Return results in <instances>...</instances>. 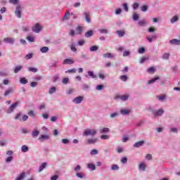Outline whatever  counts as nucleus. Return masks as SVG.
Masks as SVG:
<instances>
[{
	"mask_svg": "<svg viewBox=\"0 0 180 180\" xmlns=\"http://www.w3.org/2000/svg\"><path fill=\"white\" fill-rule=\"evenodd\" d=\"M129 99V96L127 95H122V96H120V100L121 101H127Z\"/></svg>",
	"mask_w": 180,
	"mask_h": 180,
	"instance_id": "37998d69",
	"label": "nucleus"
},
{
	"mask_svg": "<svg viewBox=\"0 0 180 180\" xmlns=\"http://www.w3.org/2000/svg\"><path fill=\"white\" fill-rule=\"evenodd\" d=\"M163 60H169V53H165L162 56Z\"/></svg>",
	"mask_w": 180,
	"mask_h": 180,
	"instance_id": "052dcab7",
	"label": "nucleus"
},
{
	"mask_svg": "<svg viewBox=\"0 0 180 180\" xmlns=\"http://www.w3.org/2000/svg\"><path fill=\"white\" fill-rule=\"evenodd\" d=\"M127 157H124L121 159L122 164H127Z\"/></svg>",
	"mask_w": 180,
	"mask_h": 180,
	"instance_id": "bf43d9fd",
	"label": "nucleus"
},
{
	"mask_svg": "<svg viewBox=\"0 0 180 180\" xmlns=\"http://www.w3.org/2000/svg\"><path fill=\"white\" fill-rule=\"evenodd\" d=\"M20 84H27V80L26 79V78L25 77H22L20 79Z\"/></svg>",
	"mask_w": 180,
	"mask_h": 180,
	"instance_id": "603ef678",
	"label": "nucleus"
},
{
	"mask_svg": "<svg viewBox=\"0 0 180 180\" xmlns=\"http://www.w3.org/2000/svg\"><path fill=\"white\" fill-rule=\"evenodd\" d=\"M99 50V46H93L90 47V51H98Z\"/></svg>",
	"mask_w": 180,
	"mask_h": 180,
	"instance_id": "e433bc0d",
	"label": "nucleus"
},
{
	"mask_svg": "<svg viewBox=\"0 0 180 180\" xmlns=\"http://www.w3.org/2000/svg\"><path fill=\"white\" fill-rule=\"evenodd\" d=\"M103 88H105V86L103 84H100V85L96 86V89L97 91H102V90H103Z\"/></svg>",
	"mask_w": 180,
	"mask_h": 180,
	"instance_id": "3c124183",
	"label": "nucleus"
},
{
	"mask_svg": "<svg viewBox=\"0 0 180 180\" xmlns=\"http://www.w3.org/2000/svg\"><path fill=\"white\" fill-rule=\"evenodd\" d=\"M22 32L26 33V32H29V27L22 26Z\"/></svg>",
	"mask_w": 180,
	"mask_h": 180,
	"instance_id": "0e129e2a",
	"label": "nucleus"
},
{
	"mask_svg": "<svg viewBox=\"0 0 180 180\" xmlns=\"http://www.w3.org/2000/svg\"><path fill=\"white\" fill-rule=\"evenodd\" d=\"M25 178H26V173L23 172L15 180H23Z\"/></svg>",
	"mask_w": 180,
	"mask_h": 180,
	"instance_id": "2eb2a0df",
	"label": "nucleus"
},
{
	"mask_svg": "<svg viewBox=\"0 0 180 180\" xmlns=\"http://www.w3.org/2000/svg\"><path fill=\"white\" fill-rule=\"evenodd\" d=\"M116 33L117 34H118L120 37H123L124 34H126V32H124V30H117Z\"/></svg>",
	"mask_w": 180,
	"mask_h": 180,
	"instance_id": "4be33fe9",
	"label": "nucleus"
},
{
	"mask_svg": "<svg viewBox=\"0 0 180 180\" xmlns=\"http://www.w3.org/2000/svg\"><path fill=\"white\" fill-rule=\"evenodd\" d=\"M83 15L86 22H87V23H91V13L89 11L84 12Z\"/></svg>",
	"mask_w": 180,
	"mask_h": 180,
	"instance_id": "0eeeda50",
	"label": "nucleus"
},
{
	"mask_svg": "<svg viewBox=\"0 0 180 180\" xmlns=\"http://www.w3.org/2000/svg\"><path fill=\"white\" fill-rule=\"evenodd\" d=\"M178 20H179V15H176L173 16L170 19V22L173 24V23H175L176 22H178Z\"/></svg>",
	"mask_w": 180,
	"mask_h": 180,
	"instance_id": "dca6fc26",
	"label": "nucleus"
},
{
	"mask_svg": "<svg viewBox=\"0 0 180 180\" xmlns=\"http://www.w3.org/2000/svg\"><path fill=\"white\" fill-rule=\"evenodd\" d=\"M88 75H89V77H91L93 79H96L98 77V76H96V75H94V72H92V71H89L88 72Z\"/></svg>",
	"mask_w": 180,
	"mask_h": 180,
	"instance_id": "473e14b6",
	"label": "nucleus"
},
{
	"mask_svg": "<svg viewBox=\"0 0 180 180\" xmlns=\"http://www.w3.org/2000/svg\"><path fill=\"white\" fill-rule=\"evenodd\" d=\"M164 110L162 109H160L158 110H153L152 114L155 117H158L159 116H162L164 115Z\"/></svg>",
	"mask_w": 180,
	"mask_h": 180,
	"instance_id": "39448f33",
	"label": "nucleus"
},
{
	"mask_svg": "<svg viewBox=\"0 0 180 180\" xmlns=\"http://www.w3.org/2000/svg\"><path fill=\"white\" fill-rule=\"evenodd\" d=\"M119 116L118 112H113L110 115V119H115V117H117Z\"/></svg>",
	"mask_w": 180,
	"mask_h": 180,
	"instance_id": "2f4dec72",
	"label": "nucleus"
},
{
	"mask_svg": "<svg viewBox=\"0 0 180 180\" xmlns=\"http://www.w3.org/2000/svg\"><path fill=\"white\" fill-rule=\"evenodd\" d=\"M49 50V49L48 46H44V47L40 49L41 53H48Z\"/></svg>",
	"mask_w": 180,
	"mask_h": 180,
	"instance_id": "7c9ffc66",
	"label": "nucleus"
},
{
	"mask_svg": "<svg viewBox=\"0 0 180 180\" xmlns=\"http://www.w3.org/2000/svg\"><path fill=\"white\" fill-rule=\"evenodd\" d=\"M157 98L158 101H160L161 102H164V101H165V98H167V96L165 95L157 96Z\"/></svg>",
	"mask_w": 180,
	"mask_h": 180,
	"instance_id": "bb28decb",
	"label": "nucleus"
},
{
	"mask_svg": "<svg viewBox=\"0 0 180 180\" xmlns=\"http://www.w3.org/2000/svg\"><path fill=\"white\" fill-rule=\"evenodd\" d=\"M76 34H82L83 27L82 26H77L76 27Z\"/></svg>",
	"mask_w": 180,
	"mask_h": 180,
	"instance_id": "a211bd4d",
	"label": "nucleus"
},
{
	"mask_svg": "<svg viewBox=\"0 0 180 180\" xmlns=\"http://www.w3.org/2000/svg\"><path fill=\"white\" fill-rule=\"evenodd\" d=\"M9 4H12L13 5H18L19 0H9Z\"/></svg>",
	"mask_w": 180,
	"mask_h": 180,
	"instance_id": "8fccbe9b",
	"label": "nucleus"
},
{
	"mask_svg": "<svg viewBox=\"0 0 180 180\" xmlns=\"http://www.w3.org/2000/svg\"><path fill=\"white\" fill-rule=\"evenodd\" d=\"M98 150L93 149L91 150L90 154H91V155H96V154H98Z\"/></svg>",
	"mask_w": 180,
	"mask_h": 180,
	"instance_id": "6e6d98bb",
	"label": "nucleus"
},
{
	"mask_svg": "<svg viewBox=\"0 0 180 180\" xmlns=\"http://www.w3.org/2000/svg\"><path fill=\"white\" fill-rule=\"evenodd\" d=\"M18 105L19 102L17 101L15 103H13L7 110L8 115L12 113V112H13V110H15V109H16V107H18Z\"/></svg>",
	"mask_w": 180,
	"mask_h": 180,
	"instance_id": "20e7f679",
	"label": "nucleus"
},
{
	"mask_svg": "<svg viewBox=\"0 0 180 180\" xmlns=\"http://www.w3.org/2000/svg\"><path fill=\"white\" fill-rule=\"evenodd\" d=\"M160 79V77H156L155 78L151 79L148 82V84H154V82H157Z\"/></svg>",
	"mask_w": 180,
	"mask_h": 180,
	"instance_id": "393cba45",
	"label": "nucleus"
},
{
	"mask_svg": "<svg viewBox=\"0 0 180 180\" xmlns=\"http://www.w3.org/2000/svg\"><path fill=\"white\" fill-rule=\"evenodd\" d=\"M138 24L139 25V26H146V25H147V22L144 20H140L139 21Z\"/></svg>",
	"mask_w": 180,
	"mask_h": 180,
	"instance_id": "13d9d810",
	"label": "nucleus"
},
{
	"mask_svg": "<svg viewBox=\"0 0 180 180\" xmlns=\"http://www.w3.org/2000/svg\"><path fill=\"white\" fill-rule=\"evenodd\" d=\"M87 168L89 169H91V171H95V169H96V166H95V165H94L92 163H89L87 165Z\"/></svg>",
	"mask_w": 180,
	"mask_h": 180,
	"instance_id": "6ab92c4d",
	"label": "nucleus"
},
{
	"mask_svg": "<svg viewBox=\"0 0 180 180\" xmlns=\"http://www.w3.org/2000/svg\"><path fill=\"white\" fill-rule=\"evenodd\" d=\"M75 34H77V33H75V31H74V30H70L69 36H71L72 37L75 36Z\"/></svg>",
	"mask_w": 180,
	"mask_h": 180,
	"instance_id": "680f3d73",
	"label": "nucleus"
},
{
	"mask_svg": "<svg viewBox=\"0 0 180 180\" xmlns=\"http://www.w3.org/2000/svg\"><path fill=\"white\" fill-rule=\"evenodd\" d=\"M96 129H87V130H84L82 136H84V137H88V136H96Z\"/></svg>",
	"mask_w": 180,
	"mask_h": 180,
	"instance_id": "f03ea898",
	"label": "nucleus"
},
{
	"mask_svg": "<svg viewBox=\"0 0 180 180\" xmlns=\"http://www.w3.org/2000/svg\"><path fill=\"white\" fill-rule=\"evenodd\" d=\"M147 60H148V56L142 57V58H141V60H139V63H140V64H143V63L147 61Z\"/></svg>",
	"mask_w": 180,
	"mask_h": 180,
	"instance_id": "58836bf2",
	"label": "nucleus"
},
{
	"mask_svg": "<svg viewBox=\"0 0 180 180\" xmlns=\"http://www.w3.org/2000/svg\"><path fill=\"white\" fill-rule=\"evenodd\" d=\"M111 169L112 171H117L119 169V165H112L111 167Z\"/></svg>",
	"mask_w": 180,
	"mask_h": 180,
	"instance_id": "de8ad7c7",
	"label": "nucleus"
},
{
	"mask_svg": "<svg viewBox=\"0 0 180 180\" xmlns=\"http://www.w3.org/2000/svg\"><path fill=\"white\" fill-rule=\"evenodd\" d=\"M122 13V8H117L115 10V15H120Z\"/></svg>",
	"mask_w": 180,
	"mask_h": 180,
	"instance_id": "774afa93",
	"label": "nucleus"
},
{
	"mask_svg": "<svg viewBox=\"0 0 180 180\" xmlns=\"http://www.w3.org/2000/svg\"><path fill=\"white\" fill-rule=\"evenodd\" d=\"M98 143V138H91L86 140V144H96Z\"/></svg>",
	"mask_w": 180,
	"mask_h": 180,
	"instance_id": "1a4fd4ad",
	"label": "nucleus"
},
{
	"mask_svg": "<svg viewBox=\"0 0 180 180\" xmlns=\"http://www.w3.org/2000/svg\"><path fill=\"white\" fill-rule=\"evenodd\" d=\"M130 112H131L130 110H127V109H121L120 110V113L123 116H127V115H130Z\"/></svg>",
	"mask_w": 180,
	"mask_h": 180,
	"instance_id": "ddd939ff",
	"label": "nucleus"
},
{
	"mask_svg": "<svg viewBox=\"0 0 180 180\" xmlns=\"http://www.w3.org/2000/svg\"><path fill=\"white\" fill-rule=\"evenodd\" d=\"M101 140H109V136L108 135H101Z\"/></svg>",
	"mask_w": 180,
	"mask_h": 180,
	"instance_id": "e2e57ef3",
	"label": "nucleus"
},
{
	"mask_svg": "<svg viewBox=\"0 0 180 180\" xmlns=\"http://www.w3.org/2000/svg\"><path fill=\"white\" fill-rule=\"evenodd\" d=\"M146 168H147V165H146V163L144 162H141L139 165V171H143V172H145Z\"/></svg>",
	"mask_w": 180,
	"mask_h": 180,
	"instance_id": "f8f14e48",
	"label": "nucleus"
},
{
	"mask_svg": "<svg viewBox=\"0 0 180 180\" xmlns=\"http://www.w3.org/2000/svg\"><path fill=\"white\" fill-rule=\"evenodd\" d=\"M169 43L172 45V46H180V41L179 39H171Z\"/></svg>",
	"mask_w": 180,
	"mask_h": 180,
	"instance_id": "6e6552de",
	"label": "nucleus"
},
{
	"mask_svg": "<svg viewBox=\"0 0 180 180\" xmlns=\"http://www.w3.org/2000/svg\"><path fill=\"white\" fill-rule=\"evenodd\" d=\"M28 71H30V72H37L39 70L35 68H28Z\"/></svg>",
	"mask_w": 180,
	"mask_h": 180,
	"instance_id": "ea45409f",
	"label": "nucleus"
},
{
	"mask_svg": "<svg viewBox=\"0 0 180 180\" xmlns=\"http://www.w3.org/2000/svg\"><path fill=\"white\" fill-rule=\"evenodd\" d=\"M147 11H148V6H147V5L142 6L141 11L142 12H147Z\"/></svg>",
	"mask_w": 180,
	"mask_h": 180,
	"instance_id": "c03bdc74",
	"label": "nucleus"
},
{
	"mask_svg": "<svg viewBox=\"0 0 180 180\" xmlns=\"http://www.w3.org/2000/svg\"><path fill=\"white\" fill-rule=\"evenodd\" d=\"M27 39L28 40V41H30V43H33V41H34V38L33 37H27Z\"/></svg>",
	"mask_w": 180,
	"mask_h": 180,
	"instance_id": "338daca9",
	"label": "nucleus"
},
{
	"mask_svg": "<svg viewBox=\"0 0 180 180\" xmlns=\"http://www.w3.org/2000/svg\"><path fill=\"white\" fill-rule=\"evenodd\" d=\"M84 101V96H79L76 98H75L72 101L73 103H76V105H79Z\"/></svg>",
	"mask_w": 180,
	"mask_h": 180,
	"instance_id": "423d86ee",
	"label": "nucleus"
},
{
	"mask_svg": "<svg viewBox=\"0 0 180 180\" xmlns=\"http://www.w3.org/2000/svg\"><path fill=\"white\" fill-rule=\"evenodd\" d=\"M27 115L30 117H36V114H34V111H33V110H30V112H28Z\"/></svg>",
	"mask_w": 180,
	"mask_h": 180,
	"instance_id": "4c0bfd02",
	"label": "nucleus"
},
{
	"mask_svg": "<svg viewBox=\"0 0 180 180\" xmlns=\"http://www.w3.org/2000/svg\"><path fill=\"white\" fill-rule=\"evenodd\" d=\"M144 143H145L144 141H140L136 142L134 144V148H139V147H143V146H144Z\"/></svg>",
	"mask_w": 180,
	"mask_h": 180,
	"instance_id": "9b49d317",
	"label": "nucleus"
},
{
	"mask_svg": "<svg viewBox=\"0 0 180 180\" xmlns=\"http://www.w3.org/2000/svg\"><path fill=\"white\" fill-rule=\"evenodd\" d=\"M85 37H92L94 36V30H90L84 34Z\"/></svg>",
	"mask_w": 180,
	"mask_h": 180,
	"instance_id": "f3484780",
	"label": "nucleus"
},
{
	"mask_svg": "<svg viewBox=\"0 0 180 180\" xmlns=\"http://www.w3.org/2000/svg\"><path fill=\"white\" fill-rule=\"evenodd\" d=\"M99 33H101V34H108V32L106 29H98Z\"/></svg>",
	"mask_w": 180,
	"mask_h": 180,
	"instance_id": "f704fd0d",
	"label": "nucleus"
},
{
	"mask_svg": "<svg viewBox=\"0 0 180 180\" xmlns=\"http://www.w3.org/2000/svg\"><path fill=\"white\" fill-rule=\"evenodd\" d=\"M138 53L139 54H143V53H146V49L144 47L139 48Z\"/></svg>",
	"mask_w": 180,
	"mask_h": 180,
	"instance_id": "a18cd8bd",
	"label": "nucleus"
},
{
	"mask_svg": "<svg viewBox=\"0 0 180 180\" xmlns=\"http://www.w3.org/2000/svg\"><path fill=\"white\" fill-rule=\"evenodd\" d=\"M63 64H69L71 65V64H74V60L72 59H65L63 60Z\"/></svg>",
	"mask_w": 180,
	"mask_h": 180,
	"instance_id": "5701e85b",
	"label": "nucleus"
},
{
	"mask_svg": "<svg viewBox=\"0 0 180 180\" xmlns=\"http://www.w3.org/2000/svg\"><path fill=\"white\" fill-rule=\"evenodd\" d=\"M22 11H23V7L21 4H18L15 7V15L18 19L22 18Z\"/></svg>",
	"mask_w": 180,
	"mask_h": 180,
	"instance_id": "f257e3e1",
	"label": "nucleus"
},
{
	"mask_svg": "<svg viewBox=\"0 0 180 180\" xmlns=\"http://www.w3.org/2000/svg\"><path fill=\"white\" fill-rule=\"evenodd\" d=\"M14 89L13 87H9L7 90H6L4 93V96H8V95H11V94H13Z\"/></svg>",
	"mask_w": 180,
	"mask_h": 180,
	"instance_id": "4468645a",
	"label": "nucleus"
},
{
	"mask_svg": "<svg viewBox=\"0 0 180 180\" xmlns=\"http://www.w3.org/2000/svg\"><path fill=\"white\" fill-rule=\"evenodd\" d=\"M56 91H57V89L56 87H52L49 89V94L50 95H53V94L56 93Z\"/></svg>",
	"mask_w": 180,
	"mask_h": 180,
	"instance_id": "72a5a7b5",
	"label": "nucleus"
},
{
	"mask_svg": "<svg viewBox=\"0 0 180 180\" xmlns=\"http://www.w3.org/2000/svg\"><path fill=\"white\" fill-rule=\"evenodd\" d=\"M22 68H23V67L22 65L16 66L14 68V73L18 74V72H19V71H20V70H22Z\"/></svg>",
	"mask_w": 180,
	"mask_h": 180,
	"instance_id": "a878e982",
	"label": "nucleus"
},
{
	"mask_svg": "<svg viewBox=\"0 0 180 180\" xmlns=\"http://www.w3.org/2000/svg\"><path fill=\"white\" fill-rule=\"evenodd\" d=\"M110 131V129L109 128H103L102 129H100L101 134H103V133H109Z\"/></svg>",
	"mask_w": 180,
	"mask_h": 180,
	"instance_id": "c85d7f7f",
	"label": "nucleus"
},
{
	"mask_svg": "<svg viewBox=\"0 0 180 180\" xmlns=\"http://www.w3.org/2000/svg\"><path fill=\"white\" fill-rule=\"evenodd\" d=\"M47 167V162H43L41 166H39V172H41L44 168Z\"/></svg>",
	"mask_w": 180,
	"mask_h": 180,
	"instance_id": "b1692460",
	"label": "nucleus"
},
{
	"mask_svg": "<svg viewBox=\"0 0 180 180\" xmlns=\"http://www.w3.org/2000/svg\"><path fill=\"white\" fill-rule=\"evenodd\" d=\"M132 18H133V20H135V21L139 20V14H137L136 13H134L133 14Z\"/></svg>",
	"mask_w": 180,
	"mask_h": 180,
	"instance_id": "4d7b16f0",
	"label": "nucleus"
},
{
	"mask_svg": "<svg viewBox=\"0 0 180 180\" xmlns=\"http://www.w3.org/2000/svg\"><path fill=\"white\" fill-rule=\"evenodd\" d=\"M122 6H123L124 11H125L126 12H129V5L127 4V3H124L122 4Z\"/></svg>",
	"mask_w": 180,
	"mask_h": 180,
	"instance_id": "c9c22d12",
	"label": "nucleus"
},
{
	"mask_svg": "<svg viewBox=\"0 0 180 180\" xmlns=\"http://www.w3.org/2000/svg\"><path fill=\"white\" fill-rule=\"evenodd\" d=\"M70 50L74 53L77 52V48H75V44H72L70 46Z\"/></svg>",
	"mask_w": 180,
	"mask_h": 180,
	"instance_id": "864d4df0",
	"label": "nucleus"
},
{
	"mask_svg": "<svg viewBox=\"0 0 180 180\" xmlns=\"http://www.w3.org/2000/svg\"><path fill=\"white\" fill-rule=\"evenodd\" d=\"M68 16H70V12H66L65 14L64 15L63 20H68L69 18Z\"/></svg>",
	"mask_w": 180,
	"mask_h": 180,
	"instance_id": "79ce46f5",
	"label": "nucleus"
},
{
	"mask_svg": "<svg viewBox=\"0 0 180 180\" xmlns=\"http://www.w3.org/2000/svg\"><path fill=\"white\" fill-rule=\"evenodd\" d=\"M82 89H84V91H86V89H89V85L86 84H83L82 85Z\"/></svg>",
	"mask_w": 180,
	"mask_h": 180,
	"instance_id": "5fc2aeb1",
	"label": "nucleus"
},
{
	"mask_svg": "<svg viewBox=\"0 0 180 180\" xmlns=\"http://www.w3.org/2000/svg\"><path fill=\"white\" fill-rule=\"evenodd\" d=\"M76 176H77V178H80L81 179H83L84 178V174L82 173H76Z\"/></svg>",
	"mask_w": 180,
	"mask_h": 180,
	"instance_id": "69168bd1",
	"label": "nucleus"
},
{
	"mask_svg": "<svg viewBox=\"0 0 180 180\" xmlns=\"http://www.w3.org/2000/svg\"><path fill=\"white\" fill-rule=\"evenodd\" d=\"M50 139L49 135H41V136L39 138V141H43V140H49Z\"/></svg>",
	"mask_w": 180,
	"mask_h": 180,
	"instance_id": "412c9836",
	"label": "nucleus"
},
{
	"mask_svg": "<svg viewBox=\"0 0 180 180\" xmlns=\"http://www.w3.org/2000/svg\"><path fill=\"white\" fill-rule=\"evenodd\" d=\"M103 57H104V58H114L115 55H113L110 53H104L103 55Z\"/></svg>",
	"mask_w": 180,
	"mask_h": 180,
	"instance_id": "aec40b11",
	"label": "nucleus"
},
{
	"mask_svg": "<svg viewBox=\"0 0 180 180\" xmlns=\"http://www.w3.org/2000/svg\"><path fill=\"white\" fill-rule=\"evenodd\" d=\"M120 80L123 81V82H126V81H127V75H122L120 77Z\"/></svg>",
	"mask_w": 180,
	"mask_h": 180,
	"instance_id": "09e8293b",
	"label": "nucleus"
},
{
	"mask_svg": "<svg viewBox=\"0 0 180 180\" xmlns=\"http://www.w3.org/2000/svg\"><path fill=\"white\" fill-rule=\"evenodd\" d=\"M25 60H30V58H33V53H28L25 56Z\"/></svg>",
	"mask_w": 180,
	"mask_h": 180,
	"instance_id": "49530a36",
	"label": "nucleus"
},
{
	"mask_svg": "<svg viewBox=\"0 0 180 180\" xmlns=\"http://www.w3.org/2000/svg\"><path fill=\"white\" fill-rule=\"evenodd\" d=\"M66 74H75V72H77V70L75 69H70L67 71H65Z\"/></svg>",
	"mask_w": 180,
	"mask_h": 180,
	"instance_id": "a19ab883",
	"label": "nucleus"
},
{
	"mask_svg": "<svg viewBox=\"0 0 180 180\" xmlns=\"http://www.w3.org/2000/svg\"><path fill=\"white\" fill-rule=\"evenodd\" d=\"M43 27L40 25V23L37 22L32 27V30L34 33H40Z\"/></svg>",
	"mask_w": 180,
	"mask_h": 180,
	"instance_id": "7ed1b4c3",
	"label": "nucleus"
},
{
	"mask_svg": "<svg viewBox=\"0 0 180 180\" xmlns=\"http://www.w3.org/2000/svg\"><path fill=\"white\" fill-rule=\"evenodd\" d=\"M21 150H22V153H27V151H29V147L24 145L21 147Z\"/></svg>",
	"mask_w": 180,
	"mask_h": 180,
	"instance_id": "c756f323",
	"label": "nucleus"
},
{
	"mask_svg": "<svg viewBox=\"0 0 180 180\" xmlns=\"http://www.w3.org/2000/svg\"><path fill=\"white\" fill-rule=\"evenodd\" d=\"M39 134H40V131H39L37 130H34L32 133V137H33L34 139V138L37 137V136H39Z\"/></svg>",
	"mask_w": 180,
	"mask_h": 180,
	"instance_id": "cd10ccee",
	"label": "nucleus"
},
{
	"mask_svg": "<svg viewBox=\"0 0 180 180\" xmlns=\"http://www.w3.org/2000/svg\"><path fill=\"white\" fill-rule=\"evenodd\" d=\"M4 43H7L8 44H13L15 43V39L14 38H11V37H7L4 39Z\"/></svg>",
	"mask_w": 180,
	"mask_h": 180,
	"instance_id": "9d476101",
	"label": "nucleus"
}]
</instances>
